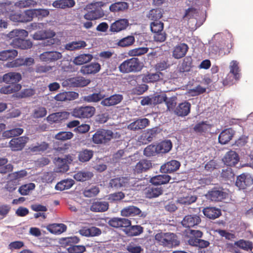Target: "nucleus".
<instances>
[{"label":"nucleus","mask_w":253,"mask_h":253,"mask_svg":"<svg viewBox=\"0 0 253 253\" xmlns=\"http://www.w3.org/2000/svg\"><path fill=\"white\" fill-rule=\"evenodd\" d=\"M28 36V33L25 30H14L8 34V37L10 39H13L10 44L14 48L21 49H30L32 47L33 43L29 40L23 39Z\"/></svg>","instance_id":"1"},{"label":"nucleus","mask_w":253,"mask_h":253,"mask_svg":"<svg viewBox=\"0 0 253 253\" xmlns=\"http://www.w3.org/2000/svg\"><path fill=\"white\" fill-rule=\"evenodd\" d=\"M156 243L164 247L172 248L180 245V241L177 236L171 232H160L155 235Z\"/></svg>","instance_id":"2"},{"label":"nucleus","mask_w":253,"mask_h":253,"mask_svg":"<svg viewBox=\"0 0 253 253\" xmlns=\"http://www.w3.org/2000/svg\"><path fill=\"white\" fill-rule=\"evenodd\" d=\"M140 181L134 178L127 177H117L111 179L109 182V186L115 190L123 187H138Z\"/></svg>","instance_id":"3"},{"label":"nucleus","mask_w":253,"mask_h":253,"mask_svg":"<svg viewBox=\"0 0 253 253\" xmlns=\"http://www.w3.org/2000/svg\"><path fill=\"white\" fill-rule=\"evenodd\" d=\"M142 67V63L138 58L132 57L123 61L118 68L120 72L125 74L140 71Z\"/></svg>","instance_id":"4"},{"label":"nucleus","mask_w":253,"mask_h":253,"mask_svg":"<svg viewBox=\"0 0 253 253\" xmlns=\"http://www.w3.org/2000/svg\"><path fill=\"white\" fill-rule=\"evenodd\" d=\"M164 24L160 20L152 21L150 23V28L153 33V39L156 42H162L167 39V35L164 31Z\"/></svg>","instance_id":"5"},{"label":"nucleus","mask_w":253,"mask_h":253,"mask_svg":"<svg viewBox=\"0 0 253 253\" xmlns=\"http://www.w3.org/2000/svg\"><path fill=\"white\" fill-rule=\"evenodd\" d=\"M114 133L112 130L105 129H98L93 135L92 141L96 144H106L113 138Z\"/></svg>","instance_id":"6"},{"label":"nucleus","mask_w":253,"mask_h":253,"mask_svg":"<svg viewBox=\"0 0 253 253\" xmlns=\"http://www.w3.org/2000/svg\"><path fill=\"white\" fill-rule=\"evenodd\" d=\"M95 112V108L91 106L77 107L72 112V116L80 119H88L92 117Z\"/></svg>","instance_id":"7"},{"label":"nucleus","mask_w":253,"mask_h":253,"mask_svg":"<svg viewBox=\"0 0 253 253\" xmlns=\"http://www.w3.org/2000/svg\"><path fill=\"white\" fill-rule=\"evenodd\" d=\"M90 83L89 79L82 76H77L67 79L63 82V85L70 87H83L87 86Z\"/></svg>","instance_id":"8"},{"label":"nucleus","mask_w":253,"mask_h":253,"mask_svg":"<svg viewBox=\"0 0 253 253\" xmlns=\"http://www.w3.org/2000/svg\"><path fill=\"white\" fill-rule=\"evenodd\" d=\"M55 36V33L51 30H41L35 32L32 37L35 40H43L50 39L47 41V45H51L54 43V39H52Z\"/></svg>","instance_id":"9"},{"label":"nucleus","mask_w":253,"mask_h":253,"mask_svg":"<svg viewBox=\"0 0 253 253\" xmlns=\"http://www.w3.org/2000/svg\"><path fill=\"white\" fill-rule=\"evenodd\" d=\"M235 184L240 189H245L253 185V178L249 174L242 173L237 177Z\"/></svg>","instance_id":"10"},{"label":"nucleus","mask_w":253,"mask_h":253,"mask_svg":"<svg viewBox=\"0 0 253 253\" xmlns=\"http://www.w3.org/2000/svg\"><path fill=\"white\" fill-rule=\"evenodd\" d=\"M29 138L26 136H20L13 138L9 142V147L12 151L22 150L27 143Z\"/></svg>","instance_id":"11"},{"label":"nucleus","mask_w":253,"mask_h":253,"mask_svg":"<svg viewBox=\"0 0 253 253\" xmlns=\"http://www.w3.org/2000/svg\"><path fill=\"white\" fill-rule=\"evenodd\" d=\"M227 195V194L224 192L222 189L214 188L209 191L206 195V196L209 200L212 201L218 202L221 201L222 200L225 199Z\"/></svg>","instance_id":"12"},{"label":"nucleus","mask_w":253,"mask_h":253,"mask_svg":"<svg viewBox=\"0 0 253 253\" xmlns=\"http://www.w3.org/2000/svg\"><path fill=\"white\" fill-rule=\"evenodd\" d=\"M109 207V203L102 201L101 199H94L90 207L91 211L95 212H103L107 211Z\"/></svg>","instance_id":"13"},{"label":"nucleus","mask_w":253,"mask_h":253,"mask_svg":"<svg viewBox=\"0 0 253 253\" xmlns=\"http://www.w3.org/2000/svg\"><path fill=\"white\" fill-rule=\"evenodd\" d=\"M188 49L189 47L186 43H179L173 47L172 56L176 59H181L185 57Z\"/></svg>","instance_id":"14"},{"label":"nucleus","mask_w":253,"mask_h":253,"mask_svg":"<svg viewBox=\"0 0 253 253\" xmlns=\"http://www.w3.org/2000/svg\"><path fill=\"white\" fill-rule=\"evenodd\" d=\"M201 218L197 214L185 215L181 221V224L186 228H190L197 225L201 222Z\"/></svg>","instance_id":"15"},{"label":"nucleus","mask_w":253,"mask_h":253,"mask_svg":"<svg viewBox=\"0 0 253 253\" xmlns=\"http://www.w3.org/2000/svg\"><path fill=\"white\" fill-rule=\"evenodd\" d=\"M158 133V128L157 127L147 129L140 136L139 141L143 144H147L151 142Z\"/></svg>","instance_id":"16"},{"label":"nucleus","mask_w":253,"mask_h":253,"mask_svg":"<svg viewBox=\"0 0 253 253\" xmlns=\"http://www.w3.org/2000/svg\"><path fill=\"white\" fill-rule=\"evenodd\" d=\"M180 166L179 161L172 160L169 161L161 166L160 171L162 173H172L177 170Z\"/></svg>","instance_id":"17"},{"label":"nucleus","mask_w":253,"mask_h":253,"mask_svg":"<svg viewBox=\"0 0 253 253\" xmlns=\"http://www.w3.org/2000/svg\"><path fill=\"white\" fill-rule=\"evenodd\" d=\"M61 53L58 51H45L40 55L41 61L47 63L54 62L62 58Z\"/></svg>","instance_id":"18"},{"label":"nucleus","mask_w":253,"mask_h":253,"mask_svg":"<svg viewBox=\"0 0 253 253\" xmlns=\"http://www.w3.org/2000/svg\"><path fill=\"white\" fill-rule=\"evenodd\" d=\"M149 124L150 121L147 118L138 119L129 124L127 128L133 131L138 130L145 128Z\"/></svg>","instance_id":"19"},{"label":"nucleus","mask_w":253,"mask_h":253,"mask_svg":"<svg viewBox=\"0 0 253 253\" xmlns=\"http://www.w3.org/2000/svg\"><path fill=\"white\" fill-rule=\"evenodd\" d=\"M129 24L126 19H120L111 24L110 31L114 33H118L126 29Z\"/></svg>","instance_id":"20"},{"label":"nucleus","mask_w":253,"mask_h":253,"mask_svg":"<svg viewBox=\"0 0 253 253\" xmlns=\"http://www.w3.org/2000/svg\"><path fill=\"white\" fill-rule=\"evenodd\" d=\"M222 161L226 165L232 167L238 163L239 158L235 151L231 150L226 153Z\"/></svg>","instance_id":"21"},{"label":"nucleus","mask_w":253,"mask_h":253,"mask_svg":"<svg viewBox=\"0 0 253 253\" xmlns=\"http://www.w3.org/2000/svg\"><path fill=\"white\" fill-rule=\"evenodd\" d=\"M123 97L122 95L115 94L109 97L103 98L100 102L101 105L104 107H110L120 103Z\"/></svg>","instance_id":"22"},{"label":"nucleus","mask_w":253,"mask_h":253,"mask_svg":"<svg viewBox=\"0 0 253 253\" xmlns=\"http://www.w3.org/2000/svg\"><path fill=\"white\" fill-rule=\"evenodd\" d=\"M101 69L100 64L97 62H92L88 65L83 66L80 72L83 75L95 74L98 73Z\"/></svg>","instance_id":"23"},{"label":"nucleus","mask_w":253,"mask_h":253,"mask_svg":"<svg viewBox=\"0 0 253 253\" xmlns=\"http://www.w3.org/2000/svg\"><path fill=\"white\" fill-rule=\"evenodd\" d=\"M152 167L151 161L146 159H142L139 161L133 169L134 173H141L146 172Z\"/></svg>","instance_id":"24"},{"label":"nucleus","mask_w":253,"mask_h":253,"mask_svg":"<svg viewBox=\"0 0 253 253\" xmlns=\"http://www.w3.org/2000/svg\"><path fill=\"white\" fill-rule=\"evenodd\" d=\"M191 106V104L187 101L179 103L176 107L174 113L178 116L184 117L187 116L190 112Z\"/></svg>","instance_id":"25"},{"label":"nucleus","mask_w":253,"mask_h":253,"mask_svg":"<svg viewBox=\"0 0 253 253\" xmlns=\"http://www.w3.org/2000/svg\"><path fill=\"white\" fill-rule=\"evenodd\" d=\"M69 115V113L66 111L56 112L48 115L46 120L50 123H58L68 119Z\"/></svg>","instance_id":"26"},{"label":"nucleus","mask_w":253,"mask_h":253,"mask_svg":"<svg viewBox=\"0 0 253 253\" xmlns=\"http://www.w3.org/2000/svg\"><path fill=\"white\" fill-rule=\"evenodd\" d=\"M235 131L231 128L222 130L218 136L219 142L221 144H227L232 138Z\"/></svg>","instance_id":"27"},{"label":"nucleus","mask_w":253,"mask_h":253,"mask_svg":"<svg viewBox=\"0 0 253 253\" xmlns=\"http://www.w3.org/2000/svg\"><path fill=\"white\" fill-rule=\"evenodd\" d=\"M22 79L21 75L19 73L9 72L2 77V81L6 84H17Z\"/></svg>","instance_id":"28"},{"label":"nucleus","mask_w":253,"mask_h":253,"mask_svg":"<svg viewBox=\"0 0 253 253\" xmlns=\"http://www.w3.org/2000/svg\"><path fill=\"white\" fill-rule=\"evenodd\" d=\"M155 185H149L144 190L145 197L149 199L156 198L162 194L163 190L161 187H156Z\"/></svg>","instance_id":"29"},{"label":"nucleus","mask_w":253,"mask_h":253,"mask_svg":"<svg viewBox=\"0 0 253 253\" xmlns=\"http://www.w3.org/2000/svg\"><path fill=\"white\" fill-rule=\"evenodd\" d=\"M205 216L211 219H214L221 215V211L219 209L215 207H206L203 210Z\"/></svg>","instance_id":"30"},{"label":"nucleus","mask_w":253,"mask_h":253,"mask_svg":"<svg viewBox=\"0 0 253 253\" xmlns=\"http://www.w3.org/2000/svg\"><path fill=\"white\" fill-rule=\"evenodd\" d=\"M171 177L167 174H160L152 177L150 182L154 185L165 184L169 182Z\"/></svg>","instance_id":"31"},{"label":"nucleus","mask_w":253,"mask_h":253,"mask_svg":"<svg viewBox=\"0 0 253 253\" xmlns=\"http://www.w3.org/2000/svg\"><path fill=\"white\" fill-rule=\"evenodd\" d=\"M192 58L190 56H187L184 58L180 65L178 67L179 73L188 72L192 67Z\"/></svg>","instance_id":"32"},{"label":"nucleus","mask_w":253,"mask_h":253,"mask_svg":"<svg viewBox=\"0 0 253 253\" xmlns=\"http://www.w3.org/2000/svg\"><path fill=\"white\" fill-rule=\"evenodd\" d=\"M94 152L91 150L83 149L78 152V158L80 162L85 163L88 162L93 157Z\"/></svg>","instance_id":"33"},{"label":"nucleus","mask_w":253,"mask_h":253,"mask_svg":"<svg viewBox=\"0 0 253 253\" xmlns=\"http://www.w3.org/2000/svg\"><path fill=\"white\" fill-rule=\"evenodd\" d=\"M141 213V210L137 207L131 206L126 207L122 210L121 215L123 216H133L139 215Z\"/></svg>","instance_id":"34"},{"label":"nucleus","mask_w":253,"mask_h":253,"mask_svg":"<svg viewBox=\"0 0 253 253\" xmlns=\"http://www.w3.org/2000/svg\"><path fill=\"white\" fill-rule=\"evenodd\" d=\"M124 232L128 236H136L139 235L143 232V228L140 225L131 226L130 225L127 228H125Z\"/></svg>","instance_id":"35"},{"label":"nucleus","mask_w":253,"mask_h":253,"mask_svg":"<svg viewBox=\"0 0 253 253\" xmlns=\"http://www.w3.org/2000/svg\"><path fill=\"white\" fill-rule=\"evenodd\" d=\"M104 14L102 10L95 9L88 11L84 15V18L87 20H94L99 19L104 16Z\"/></svg>","instance_id":"36"},{"label":"nucleus","mask_w":253,"mask_h":253,"mask_svg":"<svg viewBox=\"0 0 253 253\" xmlns=\"http://www.w3.org/2000/svg\"><path fill=\"white\" fill-rule=\"evenodd\" d=\"M46 228L51 233L60 234L66 230L67 226L63 223H53L48 225Z\"/></svg>","instance_id":"37"},{"label":"nucleus","mask_w":253,"mask_h":253,"mask_svg":"<svg viewBox=\"0 0 253 253\" xmlns=\"http://www.w3.org/2000/svg\"><path fill=\"white\" fill-rule=\"evenodd\" d=\"M75 4V1L74 0H57L52 4L54 7L62 9L72 7Z\"/></svg>","instance_id":"38"},{"label":"nucleus","mask_w":253,"mask_h":253,"mask_svg":"<svg viewBox=\"0 0 253 253\" xmlns=\"http://www.w3.org/2000/svg\"><path fill=\"white\" fill-rule=\"evenodd\" d=\"M229 74L233 75V78L235 80H239L241 77L240 69L239 66V62L236 60H232L229 65Z\"/></svg>","instance_id":"39"},{"label":"nucleus","mask_w":253,"mask_h":253,"mask_svg":"<svg viewBox=\"0 0 253 253\" xmlns=\"http://www.w3.org/2000/svg\"><path fill=\"white\" fill-rule=\"evenodd\" d=\"M163 10L161 8H158L150 10L147 14V18L152 21L160 20L163 17Z\"/></svg>","instance_id":"40"},{"label":"nucleus","mask_w":253,"mask_h":253,"mask_svg":"<svg viewBox=\"0 0 253 253\" xmlns=\"http://www.w3.org/2000/svg\"><path fill=\"white\" fill-rule=\"evenodd\" d=\"M80 233L83 236L86 237L96 236L101 234V230L96 227H91L90 228H84L80 230Z\"/></svg>","instance_id":"41"},{"label":"nucleus","mask_w":253,"mask_h":253,"mask_svg":"<svg viewBox=\"0 0 253 253\" xmlns=\"http://www.w3.org/2000/svg\"><path fill=\"white\" fill-rule=\"evenodd\" d=\"M93 58L92 54H82L79 56L76 57L73 60V62L75 64L77 65H81L90 62Z\"/></svg>","instance_id":"42"},{"label":"nucleus","mask_w":253,"mask_h":253,"mask_svg":"<svg viewBox=\"0 0 253 253\" xmlns=\"http://www.w3.org/2000/svg\"><path fill=\"white\" fill-rule=\"evenodd\" d=\"M18 55V51L15 49H9L0 52V60L6 61L12 60Z\"/></svg>","instance_id":"43"},{"label":"nucleus","mask_w":253,"mask_h":253,"mask_svg":"<svg viewBox=\"0 0 253 253\" xmlns=\"http://www.w3.org/2000/svg\"><path fill=\"white\" fill-rule=\"evenodd\" d=\"M21 88V85L19 84H13L2 87L0 89V92L3 94H10L18 91Z\"/></svg>","instance_id":"44"},{"label":"nucleus","mask_w":253,"mask_h":253,"mask_svg":"<svg viewBox=\"0 0 253 253\" xmlns=\"http://www.w3.org/2000/svg\"><path fill=\"white\" fill-rule=\"evenodd\" d=\"M188 243L192 246L198 247L201 249H205L210 245V242L204 240L196 238H190Z\"/></svg>","instance_id":"45"},{"label":"nucleus","mask_w":253,"mask_h":253,"mask_svg":"<svg viewBox=\"0 0 253 253\" xmlns=\"http://www.w3.org/2000/svg\"><path fill=\"white\" fill-rule=\"evenodd\" d=\"M211 127V125L207 123V122L202 121L197 124L193 127L194 130L196 133H206L209 131Z\"/></svg>","instance_id":"46"},{"label":"nucleus","mask_w":253,"mask_h":253,"mask_svg":"<svg viewBox=\"0 0 253 253\" xmlns=\"http://www.w3.org/2000/svg\"><path fill=\"white\" fill-rule=\"evenodd\" d=\"M105 95L100 92L93 93L87 96H84L83 97V100L87 103H96L102 101Z\"/></svg>","instance_id":"47"},{"label":"nucleus","mask_w":253,"mask_h":253,"mask_svg":"<svg viewBox=\"0 0 253 253\" xmlns=\"http://www.w3.org/2000/svg\"><path fill=\"white\" fill-rule=\"evenodd\" d=\"M55 164L56 166V172H65L69 169V166L63 158H58Z\"/></svg>","instance_id":"48"},{"label":"nucleus","mask_w":253,"mask_h":253,"mask_svg":"<svg viewBox=\"0 0 253 253\" xmlns=\"http://www.w3.org/2000/svg\"><path fill=\"white\" fill-rule=\"evenodd\" d=\"M157 145L158 153H168L172 148V143L170 140L162 141Z\"/></svg>","instance_id":"49"},{"label":"nucleus","mask_w":253,"mask_h":253,"mask_svg":"<svg viewBox=\"0 0 253 253\" xmlns=\"http://www.w3.org/2000/svg\"><path fill=\"white\" fill-rule=\"evenodd\" d=\"M128 4L125 1H119L112 4L110 6V10L112 12L123 11L127 9Z\"/></svg>","instance_id":"50"},{"label":"nucleus","mask_w":253,"mask_h":253,"mask_svg":"<svg viewBox=\"0 0 253 253\" xmlns=\"http://www.w3.org/2000/svg\"><path fill=\"white\" fill-rule=\"evenodd\" d=\"M86 45V42L83 41H79L78 42H72L67 43L65 48L68 50H74L76 49H79L83 47H85Z\"/></svg>","instance_id":"51"},{"label":"nucleus","mask_w":253,"mask_h":253,"mask_svg":"<svg viewBox=\"0 0 253 253\" xmlns=\"http://www.w3.org/2000/svg\"><path fill=\"white\" fill-rule=\"evenodd\" d=\"M92 176L93 174L91 172L80 171L75 174L74 178L79 181H84L89 180Z\"/></svg>","instance_id":"52"},{"label":"nucleus","mask_w":253,"mask_h":253,"mask_svg":"<svg viewBox=\"0 0 253 253\" xmlns=\"http://www.w3.org/2000/svg\"><path fill=\"white\" fill-rule=\"evenodd\" d=\"M135 42V38L133 36H128L120 40L117 43L118 46L125 47L132 45Z\"/></svg>","instance_id":"53"},{"label":"nucleus","mask_w":253,"mask_h":253,"mask_svg":"<svg viewBox=\"0 0 253 253\" xmlns=\"http://www.w3.org/2000/svg\"><path fill=\"white\" fill-rule=\"evenodd\" d=\"M197 199V197L196 196L188 195L185 197L178 198L177 200V202L178 203L181 205H189L192 203H195Z\"/></svg>","instance_id":"54"},{"label":"nucleus","mask_w":253,"mask_h":253,"mask_svg":"<svg viewBox=\"0 0 253 253\" xmlns=\"http://www.w3.org/2000/svg\"><path fill=\"white\" fill-rule=\"evenodd\" d=\"M162 73L158 72L155 73H149L146 75L143 78V80L147 83H153L158 81L161 78Z\"/></svg>","instance_id":"55"},{"label":"nucleus","mask_w":253,"mask_h":253,"mask_svg":"<svg viewBox=\"0 0 253 253\" xmlns=\"http://www.w3.org/2000/svg\"><path fill=\"white\" fill-rule=\"evenodd\" d=\"M149 48L147 47H141L130 49L128 51V54L130 56H138L148 52Z\"/></svg>","instance_id":"56"},{"label":"nucleus","mask_w":253,"mask_h":253,"mask_svg":"<svg viewBox=\"0 0 253 253\" xmlns=\"http://www.w3.org/2000/svg\"><path fill=\"white\" fill-rule=\"evenodd\" d=\"M49 147V144L46 142L37 143V145L30 148L31 152L33 153H41L46 151Z\"/></svg>","instance_id":"57"},{"label":"nucleus","mask_w":253,"mask_h":253,"mask_svg":"<svg viewBox=\"0 0 253 253\" xmlns=\"http://www.w3.org/2000/svg\"><path fill=\"white\" fill-rule=\"evenodd\" d=\"M24 130L22 128H14L10 130H6L4 132V136L10 138L15 136H18L23 133Z\"/></svg>","instance_id":"58"},{"label":"nucleus","mask_w":253,"mask_h":253,"mask_svg":"<svg viewBox=\"0 0 253 253\" xmlns=\"http://www.w3.org/2000/svg\"><path fill=\"white\" fill-rule=\"evenodd\" d=\"M100 192L98 187L93 186L89 188L85 189L84 192V195L85 197L91 198L96 196Z\"/></svg>","instance_id":"59"},{"label":"nucleus","mask_w":253,"mask_h":253,"mask_svg":"<svg viewBox=\"0 0 253 253\" xmlns=\"http://www.w3.org/2000/svg\"><path fill=\"white\" fill-rule=\"evenodd\" d=\"M158 154L157 145H149L144 150L143 154L146 157H151L155 156Z\"/></svg>","instance_id":"60"},{"label":"nucleus","mask_w":253,"mask_h":253,"mask_svg":"<svg viewBox=\"0 0 253 253\" xmlns=\"http://www.w3.org/2000/svg\"><path fill=\"white\" fill-rule=\"evenodd\" d=\"M47 111L45 108L38 107L33 110L32 116L34 118L39 119L45 117Z\"/></svg>","instance_id":"61"},{"label":"nucleus","mask_w":253,"mask_h":253,"mask_svg":"<svg viewBox=\"0 0 253 253\" xmlns=\"http://www.w3.org/2000/svg\"><path fill=\"white\" fill-rule=\"evenodd\" d=\"M74 134L70 131H60L55 135V138L59 140H67L73 138Z\"/></svg>","instance_id":"62"},{"label":"nucleus","mask_w":253,"mask_h":253,"mask_svg":"<svg viewBox=\"0 0 253 253\" xmlns=\"http://www.w3.org/2000/svg\"><path fill=\"white\" fill-rule=\"evenodd\" d=\"M198 10L196 8L191 7L185 10V13L182 17L184 20H189L193 18L195 15L198 14Z\"/></svg>","instance_id":"63"},{"label":"nucleus","mask_w":253,"mask_h":253,"mask_svg":"<svg viewBox=\"0 0 253 253\" xmlns=\"http://www.w3.org/2000/svg\"><path fill=\"white\" fill-rule=\"evenodd\" d=\"M35 187V184L30 183L28 184H25L21 186L18 189V192L22 195H27L29 194V192L33 190Z\"/></svg>","instance_id":"64"}]
</instances>
